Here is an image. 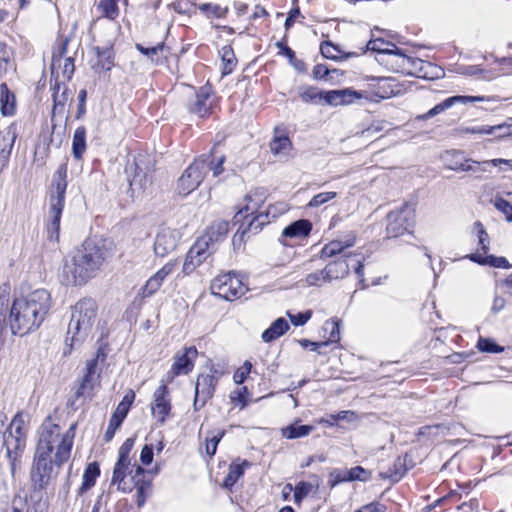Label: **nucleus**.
I'll use <instances>...</instances> for the list:
<instances>
[{
  "mask_svg": "<svg viewBox=\"0 0 512 512\" xmlns=\"http://www.w3.org/2000/svg\"><path fill=\"white\" fill-rule=\"evenodd\" d=\"M76 423L62 431L58 424L47 418L38 430V441L30 470L34 490L47 488L71 455Z\"/></svg>",
  "mask_w": 512,
  "mask_h": 512,
  "instance_id": "obj_1",
  "label": "nucleus"
},
{
  "mask_svg": "<svg viewBox=\"0 0 512 512\" xmlns=\"http://www.w3.org/2000/svg\"><path fill=\"white\" fill-rule=\"evenodd\" d=\"M115 251L113 241L106 238L85 240L64 259L60 281L67 286H82L94 278Z\"/></svg>",
  "mask_w": 512,
  "mask_h": 512,
  "instance_id": "obj_2",
  "label": "nucleus"
},
{
  "mask_svg": "<svg viewBox=\"0 0 512 512\" xmlns=\"http://www.w3.org/2000/svg\"><path fill=\"white\" fill-rule=\"evenodd\" d=\"M7 327L15 336L37 330L52 308V297L46 289H36L10 301L8 294Z\"/></svg>",
  "mask_w": 512,
  "mask_h": 512,
  "instance_id": "obj_3",
  "label": "nucleus"
},
{
  "mask_svg": "<svg viewBox=\"0 0 512 512\" xmlns=\"http://www.w3.org/2000/svg\"><path fill=\"white\" fill-rule=\"evenodd\" d=\"M28 422L22 413H17L6 427L0 441V449L4 448L10 463L11 477L15 476L17 465L26 447Z\"/></svg>",
  "mask_w": 512,
  "mask_h": 512,
  "instance_id": "obj_4",
  "label": "nucleus"
},
{
  "mask_svg": "<svg viewBox=\"0 0 512 512\" xmlns=\"http://www.w3.org/2000/svg\"><path fill=\"white\" fill-rule=\"evenodd\" d=\"M97 309L96 302L91 298H83L75 304L66 338V345H69L70 349L88 336L96 321Z\"/></svg>",
  "mask_w": 512,
  "mask_h": 512,
  "instance_id": "obj_5",
  "label": "nucleus"
},
{
  "mask_svg": "<svg viewBox=\"0 0 512 512\" xmlns=\"http://www.w3.org/2000/svg\"><path fill=\"white\" fill-rule=\"evenodd\" d=\"M67 165L61 164L53 175L48 190L49 222L48 233L51 239H58L60 219L65 206V194L67 189Z\"/></svg>",
  "mask_w": 512,
  "mask_h": 512,
  "instance_id": "obj_6",
  "label": "nucleus"
},
{
  "mask_svg": "<svg viewBox=\"0 0 512 512\" xmlns=\"http://www.w3.org/2000/svg\"><path fill=\"white\" fill-rule=\"evenodd\" d=\"M416 206L414 203L405 202L399 208L387 215L386 232L389 238L403 235L415 223Z\"/></svg>",
  "mask_w": 512,
  "mask_h": 512,
  "instance_id": "obj_7",
  "label": "nucleus"
},
{
  "mask_svg": "<svg viewBox=\"0 0 512 512\" xmlns=\"http://www.w3.org/2000/svg\"><path fill=\"white\" fill-rule=\"evenodd\" d=\"M212 294L232 301L243 296L248 288L243 280L234 273H225L217 276L211 283Z\"/></svg>",
  "mask_w": 512,
  "mask_h": 512,
  "instance_id": "obj_8",
  "label": "nucleus"
},
{
  "mask_svg": "<svg viewBox=\"0 0 512 512\" xmlns=\"http://www.w3.org/2000/svg\"><path fill=\"white\" fill-rule=\"evenodd\" d=\"M67 45L68 39L63 40L58 51L54 52L52 57L51 75L57 89L71 80L75 71L74 58L67 55Z\"/></svg>",
  "mask_w": 512,
  "mask_h": 512,
  "instance_id": "obj_9",
  "label": "nucleus"
},
{
  "mask_svg": "<svg viewBox=\"0 0 512 512\" xmlns=\"http://www.w3.org/2000/svg\"><path fill=\"white\" fill-rule=\"evenodd\" d=\"M208 158L200 156L183 172L177 182L180 195L187 196L201 184L208 172Z\"/></svg>",
  "mask_w": 512,
  "mask_h": 512,
  "instance_id": "obj_10",
  "label": "nucleus"
},
{
  "mask_svg": "<svg viewBox=\"0 0 512 512\" xmlns=\"http://www.w3.org/2000/svg\"><path fill=\"white\" fill-rule=\"evenodd\" d=\"M221 375L222 372L210 368L209 373H203L198 376L195 384V398L193 403L195 410L202 408L206 402L213 397L215 387Z\"/></svg>",
  "mask_w": 512,
  "mask_h": 512,
  "instance_id": "obj_11",
  "label": "nucleus"
},
{
  "mask_svg": "<svg viewBox=\"0 0 512 512\" xmlns=\"http://www.w3.org/2000/svg\"><path fill=\"white\" fill-rule=\"evenodd\" d=\"M195 347H185L183 351L174 356V363L171 370L166 374V382H172L173 379L181 374H188L194 367V360L197 357Z\"/></svg>",
  "mask_w": 512,
  "mask_h": 512,
  "instance_id": "obj_12",
  "label": "nucleus"
},
{
  "mask_svg": "<svg viewBox=\"0 0 512 512\" xmlns=\"http://www.w3.org/2000/svg\"><path fill=\"white\" fill-rule=\"evenodd\" d=\"M167 383L162 380L161 385L154 391L151 404L152 415L160 424L165 423L172 408Z\"/></svg>",
  "mask_w": 512,
  "mask_h": 512,
  "instance_id": "obj_13",
  "label": "nucleus"
},
{
  "mask_svg": "<svg viewBox=\"0 0 512 512\" xmlns=\"http://www.w3.org/2000/svg\"><path fill=\"white\" fill-rule=\"evenodd\" d=\"M99 357L100 353H98L95 358L87 361L86 373L82 379L81 384L75 392L76 399L83 396H92L94 389L99 386L100 374L97 368Z\"/></svg>",
  "mask_w": 512,
  "mask_h": 512,
  "instance_id": "obj_14",
  "label": "nucleus"
},
{
  "mask_svg": "<svg viewBox=\"0 0 512 512\" xmlns=\"http://www.w3.org/2000/svg\"><path fill=\"white\" fill-rule=\"evenodd\" d=\"M211 251L208 247L207 239H198L193 246L189 249L184 263L183 272L185 274L192 273L198 266H200L209 256Z\"/></svg>",
  "mask_w": 512,
  "mask_h": 512,
  "instance_id": "obj_15",
  "label": "nucleus"
},
{
  "mask_svg": "<svg viewBox=\"0 0 512 512\" xmlns=\"http://www.w3.org/2000/svg\"><path fill=\"white\" fill-rule=\"evenodd\" d=\"M179 241V233L168 227L160 228L154 241V253L159 257H165L174 251Z\"/></svg>",
  "mask_w": 512,
  "mask_h": 512,
  "instance_id": "obj_16",
  "label": "nucleus"
},
{
  "mask_svg": "<svg viewBox=\"0 0 512 512\" xmlns=\"http://www.w3.org/2000/svg\"><path fill=\"white\" fill-rule=\"evenodd\" d=\"M178 267L177 260L167 262L160 270H158L153 276H151L144 288L143 295L145 297L153 295L159 290L164 280L171 275Z\"/></svg>",
  "mask_w": 512,
  "mask_h": 512,
  "instance_id": "obj_17",
  "label": "nucleus"
},
{
  "mask_svg": "<svg viewBox=\"0 0 512 512\" xmlns=\"http://www.w3.org/2000/svg\"><path fill=\"white\" fill-rule=\"evenodd\" d=\"M271 152L280 157H287L292 149V143L288 131L283 127L274 129L273 138L270 142Z\"/></svg>",
  "mask_w": 512,
  "mask_h": 512,
  "instance_id": "obj_18",
  "label": "nucleus"
},
{
  "mask_svg": "<svg viewBox=\"0 0 512 512\" xmlns=\"http://www.w3.org/2000/svg\"><path fill=\"white\" fill-rule=\"evenodd\" d=\"M484 97L481 96H453L445 99L443 102L437 104L432 109H430L427 113L418 116L417 118L420 120H426L428 118L434 117L446 109L453 106L455 103H467V102H476L483 101Z\"/></svg>",
  "mask_w": 512,
  "mask_h": 512,
  "instance_id": "obj_19",
  "label": "nucleus"
},
{
  "mask_svg": "<svg viewBox=\"0 0 512 512\" xmlns=\"http://www.w3.org/2000/svg\"><path fill=\"white\" fill-rule=\"evenodd\" d=\"M361 97L360 93L351 89L331 90L323 94V100L332 106L351 104L355 98Z\"/></svg>",
  "mask_w": 512,
  "mask_h": 512,
  "instance_id": "obj_20",
  "label": "nucleus"
},
{
  "mask_svg": "<svg viewBox=\"0 0 512 512\" xmlns=\"http://www.w3.org/2000/svg\"><path fill=\"white\" fill-rule=\"evenodd\" d=\"M211 90L209 87H201L195 95V100L190 103L189 110L199 117L206 116L211 109L210 100Z\"/></svg>",
  "mask_w": 512,
  "mask_h": 512,
  "instance_id": "obj_21",
  "label": "nucleus"
},
{
  "mask_svg": "<svg viewBox=\"0 0 512 512\" xmlns=\"http://www.w3.org/2000/svg\"><path fill=\"white\" fill-rule=\"evenodd\" d=\"M245 201V206L234 216L235 223L240 222L243 217H246L249 214L253 215L258 212L261 204L264 202V197L262 193L253 192L245 197Z\"/></svg>",
  "mask_w": 512,
  "mask_h": 512,
  "instance_id": "obj_22",
  "label": "nucleus"
},
{
  "mask_svg": "<svg viewBox=\"0 0 512 512\" xmlns=\"http://www.w3.org/2000/svg\"><path fill=\"white\" fill-rule=\"evenodd\" d=\"M268 223L267 215L263 213H259L255 217H253L247 227L241 230V227L237 230V232L233 236V244L234 246H240L244 242V236L248 231H253L257 233L262 229V227Z\"/></svg>",
  "mask_w": 512,
  "mask_h": 512,
  "instance_id": "obj_23",
  "label": "nucleus"
},
{
  "mask_svg": "<svg viewBox=\"0 0 512 512\" xmlns=\"http://www.w3.org/2000/svg\"><path fill=\"white\" fill-rule=\"evenodd\" d=\"M355 242L356 237L354 235L347 236L343 241H331L322 248L321 257L330 258L341 254L346 248L354 246Z\"/></svg>",
  "mask_w": 512,
  "mask_h": 512,
  "instance_id": "obj_24",
  "label": "nucleus"
},
{
  "mask_svg": "<svg viewBox=\"0 0 512 512\" xmlns=\"http://www.w3.org/2000/svg\"><path fill=\"white\" fill-rule=\"evenodd\" d=\"M129 466L130 460L118 458L112 476V485H117L118 490L124 493L130 492L132 490V488L130 486H126V483L124 482Z\"/></svg>",
  "mask_w": 512,
  "mask_h": 512,
  "instance_id": "obj_25",
  "label": "nucleus"
},
{
  "mask_svg": "<svg viewBox=\"0 0 512 512\" xmlns=\"http://www.w3.org/2000/svg\"><path fill=\"white\" fill-rule=\"evenodd\" d=\"M473 134H487L494 135L497 139L511 136V124H499V125H484L476 128L467 130Z\"/></svg>",
  "mask_w": 512,
  "mask_h": 512,
  "instance_id": "obj_26",
  "label": "nucleus"
},
{
  "mask_svg": "<svg viewBox=\"0 0 512 512\" xmlns=\"http://www.w3.org/2000/svg\"><path fill=\"white\" fill-rule=\"evenodd\" d=\"M289 329L288 322L280 317L276 319L270 326L267 328L261 335V338L264 342L269 343L272 342L282 335H284Z\"/></svg>",
  "mask_w": 512,
  "mask_h": 512,
  "instance_id": "obj_27",
  "label": "nucleus"
},
{
  "mask_svg": "<svg viewBox=\"0 0 512 512\" xmlns=\"http://www.w3.org/2000/svg\"><path fill=\"white\" fill-rule=\"evenodd\" d=\"M349 272V265L344 259L335 260L327 264L324 268L325 276L328 281L343 279Z\"/></svg>",
  "mask_w": 512,
  "mask_h": 512,
  "instance_id": "obj_28",
  "label": "nucleus"
},
{
  "mask_svg": "<svg viewBox=\"0 0 512 512\" xmlns=\"http://www.w3.org/2000/svg\"><path fill=\"white\" fill-rule=\"evenodd\" d=\"M311 231V223L308 220L301 219L285 227L282 231L283 237L304 238Z\"/></svg>",
  "mask_w": 512,
  "mask_h": 512,
  "instance_id": "obj_29",
  "label": "nucleus"
},
{
  "mask_svg": "<svg viewBox=\"0 0 512 512\" xmlns=\"http://www.w3.org/2000/svg\"><path fill=\"white\" fill-rule=\"evenodd\" d=\"M100 475V469L97 462L89 463L83 473L82 476V484L78 489V494L83 495L89 489H91L95 483L96 479Z\"/></svg>",
  "mask_w": 512,
  "mask_h": 512,
  "instance_id": "obj_30",
  "label": "nucleus"
},
{
  "mask_svg": "<svg viewBox=\"0 0 512 512\" xmlns=\"http://www.w3.org/2000/svg\"><path fill=\"white\" fill-rule=\"evenodd\" d=\"M16 99L5 83L0 85V110L3 116H12L15 113Z\"/></svg>",
  "mask_w": 512,
  "mask_h": 512,
  "instance_id": "obj_31",
  "label": "nucleus"
},
{
  "mask_svg": "<svg viewBox=\"0 0 512 512\" xmlns=\"http://www.w3.org/2000/svg\"><path fill=\"white\" fill-rule=\"evenodd\" d=\"M229 223L224 220L214 222L207 230V233L204 237L200 239L208 240V247H210V243L218 242L228 233Z\"/></svg>",
  "mask_w": 512,
  "mask_h": 512,
  "instance_id": "obj_32",
  "label": "nucleus"
},
{
  "mask_svg": "<svg viewBox=\"0 0 512 512\" xmlns=\"http://www.w3.org/2000/svg\"><path fill=\"white\" fill-rule=\"evenodd\" d=\"M87 148L86 145V129L84 126L78 127L73 135L72 154L77 160L82 159Z\"/></svg>",
  "mask_w": 512,
  "mask_h": 512,
  "instance_id": "obj_33",
  "label": "nucleus"
},
{
  "mask_svg": "<svg viewBox=\"0 0 512 512\" xmlns=\"http://www.w3.org/2000/svg\"><path fill=\"white\" fill-rule=\"evenodd\" d=\"M314 430L311 425H300L298 422L281 429V435L286 439H297L309 435Z\"/></svg>",
  "mask_w": 512,
  "mask_h": 512,
  "instance_id": "obj_34",
  "label": "nucleus"
},
{
  "mask_svg": "<svg viewBox=\"0 0 512 512\" xmlns=\"http://www.w3.org/2000/svg\"><path fill=\"white\" fill-rule=\"evenodd\" d=\"M469 258L481 265H489L496 268H504L509 269L511 268V264L508 262V260L505 257H496L494 255L489 256H482L479 254H471Z\"/></svg>",
  "mask_w": 512,
  "mask_h": 512,
  "instance_id": "obj_35",
  "label": "nucleus"
},
{
  "mask_svg": "<svg viewBox=\"0 0 512 512\" xmlns=\"http://www.w3.org/2000/svg\"><path fill=\"white\" fill-rule=\"evenodd\" d=\"M405 461L401 457H397L391 468L385 472H380L379 477L389 479L391 482H398L405 475Z\"/></svg>",
  "mask_w": 512,
  "mask_h": 512,
  "instance_id": "obj_36",
  "label": "nucleus"
},
{
  "mask_svg": "<svg viewBox=\"0 0 512 512\" xmlns=\"http://www.w3.org/2000/svg\"><path fill=\"white\" fill-rule=\"evenodd\" d=\"M320 51L323 57L330 60H341L347 59L350 57H354L357 55L355 52H349L346 54H342V51L338 46L334 45L332 42L326 41L321 43Z\"/></svg>",
  "mask_w": 512,
  "mask_h": 512,
  "instance_id": "obj_37",
  "label": "nucleus"
},
{
  "mask_svg": "<svg viewBox=\"0 0 512 512\" xmlns=\"http://www.w3.org/2000/svg\"><path fill=\"white\" fill-rule=\"evenodd\" d=\"M119 0H98L96 9L102 17L114 20L119 15Z\"/></svg>",
  "mask_w": 512,
  "mask_h": 512,
  "instance_id": "obj_38",
  "label": "nucleus"
},
{
  "mask_svg": "<svg viewBox=\"0 0 512 512\" xmlns=\"http://www.w3.org/2000/svg\"><path fill=\"white\" fill-rule=\"evenodd\" d=\"M461 151H448L445 156L447 167L453 171H462V167L465 168L466 160Z\"/></svg>",
  "mask_w": 512,
  "mask_h": 512,
  "instance_id": "obj_39",
  "label": "nucleus"
},
{
  "mask_svg": "<svg viewBox=\"0 0 512 512\" xmlns=\"http://www.w3.org/2000/svg\"><path fill=\"white\" fill-rule=\"evenodd\" d=\"M220 52L223 62L222 74L228 75L233 71L237 63L234 51L231 46H224Z\"/></svg>",
  "mask_w": 512,
  "mask_h": 512,
  "instance_id": "obj_40",
  "label": "nucleus"
},
{
  "mask_svg": "<svg viewBox=\"0 0 512 512\" xmlns=\"http://www.w3.org/2000/svg\"><path fill=\"white\" fill-rule=\"evenodd\" d=\"M488 166H490L489 160L478 162L469 158L466 160L465 168L462 167V171L471 172L477 179H481L482 174L488 171Z\"/></svg>",
  "mask_w": 512,
  "mask_h": 512,
  "instance_id": "obj_41",
  "label": "nucleus"
},
{
  "mask_svg": "<svg viewBox=\"0 0 512 512\" xmlns=\"http://www.w3.org/2000/svg\"><path fill=\"white\" fill-rule=\"evenodd\" d=\"M393 49H397L396 46L390 42L384 41L383 39L370 40L366 46V50L368 51L385 54L394 53Z\"/></svg>",
  "mask_w": 512,
  "mask_h": 512,
  "instance_id": "obj_42",
  "label": "nucleus"
},
{
  "mask_svg": "<svg viewBox=\"0 0 512 512\" xmlns=\"http://www.w3.org/2000/svg\"><path fill=\"white\" fill-rule=\"evenodd\" d=\"M135 399V393L130 390L122 399V401L118 404L115 412L113 415L117 416L118 418L124 420L125 417L128 414V411L130 409V406L132 405L133 401Z\"/></svg>",
  "mask_w": 512,
  "mask_h": 512,
  "instance_id": "obj_43",
  "label": "nucleus"
},
{
  "mask_svg": "<svg viewBox=\"0 0 512 512\" xmlns=\"http://www.w3.org/2000/svg\"><path fill=\"white\" fill-rule=\"evenodd\" d=\"M215 147L211 150L209 154H205L204 156H209L208 158V171L211 170L214 177L219 176L224 171L223 164L225 162V156L221 155L217 158L213 157Z\"/></svg>",
  "mask_w": 512,
  "mask_h": 512,
  "instance_id": "obj_44",
  "label": "nucleus"
},
{
  "mask_svg": "<svg viewBox=\"0 0 512 512\" xmlns=\"http://www.w3.org/2000/svg\"><path fill=\"white\" fill-rule=\"evenodd\" d=\"M243 472L244 469L242 465L235 463L231 464L229 466L228 474L224 479V486L226 488H231L237 482L240 476H242Z\"/></svg>",
  "mask_w": 512,
  "mask_h": 512,
  "instance_id": "obj_45",
  "label": "nucleus"
},
{
  "mask_svg": "<svg viewBox=\"0 0 512 512\" xmlns=\"http://www.w3.org/2000/svg\"><path fill=\"white\" fill-rule=\"evenodd\" d=\"M52 89H53V101H54L53 111L61 112L64 109V106L68 100V90L64 86L63 91L60 93V89H57V87L55 88V83L53 84Z\"/></svg>",
  "mask_w": 512,
  "mask_h": 512,
  "instance_id": "obj_46",
  "label": "nucleus"
},
{
  "mask_svg": "<svg viewBox=\"0 0 512 512\" xmlns=\"http://www.w3.org/2000/svg\"><path fill=\"white\" fill-rule=\"evenodd\" d=\"M136 496H137V505L143 506L147 496L149 495L151 491V482L150 481H137L136 482Z\"/></svg>",
  "mask_w": 512,
  "mask_h": 512,
  "instance_id": "obj_47",
  "label": "nucleus"
},
{
  "mask_svg": "<svg viewBox=\"0 0 512 512\" xmlns=\"http://www.w3.org/2000/svg\"><path fill=\"white\" fill-rule=\"evenodd\" d=\"M301 282L304 286H321L325 282H329L327 277L325 276L324 269L320 271H316L308 274L305 279H302Z\"/></svg>",
  "mask_w": 512,
  "mask_h": 512,
  "instance_id": "obj_48",
  "label": "nucleus"
},
{
  "mask_svg": "<svg viewBox=\"0 0 512 512\" xmlns=\"http://www.w3.org/2000/svg\"><path fill=\"white\" fill-rule=\"evenodd\" d=\"M313 485L309 482L301 481L294 487V501L300 504L302 500L312 491Z\"/></svg>",
  "mask_w": 512,
  "mask_h": 512,
  "instance_id": "obj_49",
  "label": "nucleus"
},
{
  "mask_svg": "<svg viewBox=\"0 0 512 512\" xmlns=\"http://www.w3.org/2000/svg\"><path fill=\"white\" fill-rule=\"evenodd\" d=\"M477 347L480 351L487 353H501L504 350L502 346L487 338H479Z\"/></svg>",
  "mask_w": 512,
  "mask_h": 512,
  "instance_id": "obj_50",
  "label": "nucleus"
},
{
  "mask_svg": "<svg viewBox=\"0 0 512 512\" xmlns=\"http://www.w3.org/2000/svg\"><path fill=\"white\" fill-rule=\"evenodd\" d=\"M351 481L349 477V469L348 470H340L334 469L329 474V484L331 487H335L337 484L341 482Z\"/></svg>",
  "mask_w": 512,
  "mask_h": 512,
  "instance_id": "obj_51",
  "label": "nucleus"
},
{
  "mask_svg": "<svg viewBox=\"0 0 512 512\" xmlns=\"http://www.w3.org/2000/svg\"><path fill=\"white\" fill-rule=\"evenodd\" d=\"M336 192H321L317 195H315L307 204L310 208H316L321 206L322 204L334 199L336 197Z\"/></svg>",
  "mask_w": 512,
  "mask_h": 512,
  "instance_id": "obj_52",
  "label": "nucleus"
},
{
  "mask_svg": "<svg viewBox=\"0 0 512 512\" xmlns=\"http://www.w3.org/2000/svg\"><path fill=\"white\" fill-rule=\"evenodd\" d=\"M324 330L329 331V342H338L340 340V322L337 320H328L324 324Z\"/></svg>",
  "mask_w": 512,
  "mask_h": 512,
  "instance_id": "obj_53",
  "label": "nucleus"
},
{
  "mask_svg": "<svg viewBox=\"0 0 512 512\" xmlns=\"http://www.w3.org/2000/svg\"><path fill=\"white\" fill-rule=\"evenodd\" d=\"M195 6V0H176L173 3L174 10L180 14H191Z\"/></svg>",
  "mask_w": 512,
  "mask_h": 512,
  "instance_id": "obj_54",
  "label": "nucleus"
},
{
  "mask_svg": "<svg viewBox=\"0 0 512 512\" xmlns=\"http://www.w3.org/2000/svg\"><path fill=\"white\" fill-rule=\"evenodd\" d=\"M349 477L351 481H368L371 478V472L361 466H355L349 469Z\"/></svg>",
  "mask_w": 512,
  "mask_h": 512,
  "instance_id": "obj_55",
  "label": "nucleus"
},
{
  "mask_svg": "<svg viewBox=\"0 0 512 512\" xmlns=\"http://www.w3.org/2000/svg\"><path fill=\"white\" fill-rule=\"evenodd\" d=\"M10 59V49L4 43L0 42V73H4L7 71L10 65Z\"/></svg>",
  "mask_w": 512,
  "mask_h": 512,
  "instance_id": "obj_56",
  "label": "nucleus"
},
{
  "mask_svg": "<svg viewBox=\"0 0 512 512\" xmlns=\"http://www.w3.org/2000/svg\"><path fill=\"white\" fill-rule=\"evenodd\" d=\"M324 92H318L314 87H307L300 93V98L305 103L314 102L317 99H323Z\"/></svg>",
  "mask_w": 512,
  "mask_h": 512,
  "instance_id": "obj_57",
  "label": "nucleus"
},
{
  "mask_svg": "<svg viewBox=\"0 0 512 512\" xmlns=\"http://www.w3.org/2000/svg\"><path fill=\"white\" fill-rule=\"evenodd\" d=\"M252 364L249 361H245L241 367L233 375L234 382L237 384L243 383L248 374L251 372Z\"/></svg>",
  "mask_w": 512,
  "mask_h": 512,
  "instance_id": "obj_58",
  "label": "nucleus"
},
{
  "mask_svg": "<svg viewBox=\"0 0 512 512\" xmlns=\"http://www.w3.org/2000/svg\"><path fill=\"white\" fill-rule=\"evenodd\" d=\"M223 435H224V431H219L218 433L212 434L209 438H207L206 453L209 456H212L215 454L218 443L222 439Z\"/></svg>",
  "mask_w": 512,
  "mask_h": 512,
  "instance_id": "obj_59",
  "label": "nucleus"
},
{
  "mask_svg": "<svg viewBox=\"0 0 512 512\" xmlns=\"http://www.w3.org/2000/svg\"><path fill=\"white\" fill-rule=\"evenodd\" d=\"M495 207L504 213L508 221H512V205L503 198H497L495 200Z\"/></svg>",
  "mask_w": 512,
  "mask_h": 512,
  "instance_id": "obj_60",
  "label": "nucleus"
},
{
  "mask_svg": "<svg viewBox=\"0 0 512 512\" xmlns=\"http://www.w3.org/2000/svg\"><path fill=\"white\" fill-rule=\"evenodd\" d=\"M475 228L477 229L478 239H479V244L481 245V249L483 250L484 253H486L489 249L488 234L480 222L475 223Z\"/></svg>",
  "mask_w": 512,
  "mask_h": 512,
  "instance_id": "obj_61",
  "label": "nucleus"
},
{
  "mask_svg": "<svg viewBox=\"0 0 512 512\" xmlns=\"http://www.w3.org/2000/svg\"><path fill=\"white\" fill-rule=\"evenodd\" d=\"M333 421H347L356 422L358 421V415L353 411H340L337 414H331Z\"/></svg>",
  "mask_w": 512,
  "mask_h": 512,
  "instance_id": "obj_62",
  "label": "nucleus"
},
{
  "mask_svg": "<svg viewBox=\"0 0 512 512\" xmlns=\"http://www.w3.org/2000/svg\"><path fill=\"white\" fill-rule=\"evenodd\" d=\"M311 314V311H307L305 313H298L296 315L287 312L288 317L290 318L292 324L295 326L304 325L311 318Z\"/></svg>",
  "mask_w": 512,
  "mask_h": 512,
  "instance_id": "obj_63",
  "label": "nucleus"
},
{
  "mask_svg": "<svg viewBox=\"0 0 512 512\" xmlns=\"http://www.w3.org/2000/svg\"><path fill=\"white\" fill-rule=\"evenodd\" d=\"M102 69L110 70L113 67V59L110 51H104L99 54V63Z\"/></svg>",
  "mask_w": 512,
  "mask_h": 512,
  "instance_id": "obj_64",
  "label": "nucleus"
}]
</instances>
